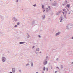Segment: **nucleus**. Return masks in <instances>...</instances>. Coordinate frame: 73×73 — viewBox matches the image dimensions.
<instances>
[{
  "label": "nucleus",
  "instance_id": "nucleus-29",
  "mask_svg": "<svg viewBox=\"0 0 73 73\" xmlns=\"http://www.w3.org/2000/svg\"><path fill=\"white\" fill-rule=\"evenodd\" d=\"M36 73H38V72H36Z\"/></svg>",
  "mask_w": 73,
  "mask_h": 73
},
{
  "label": "nucleus",
  "instance_id": "nucleus-9",
  "mask_svg": "<svg viewBox=\"0 0 73 73\" xmlns=\"http://www.w3.org/2000/svg\"><path fill=\"white\" fill-rule=\"evenodd\" d=\"M36 50L37 51H38L39 50V49H38V48H37L36 49Z\"/></svg>",
  "mask_w": 73,
  "mask_h": 73
},
{
  "label": "nucleus",
  "instance_id": "nucleus-2",
  "mask_svg": "<svg viewBox=\"0 0 73 73\" xmlns=\"http://www.w3.org/2000/svg\"><path fill=\"white\" fill-rule=\"evenodd\" d=\"M12 71L13 73H15V69L13 68L12 69Z\"/></svg>",
  "mask_w": 73,
  "mask_h": 73
},
{
  "label": "nucleus",
  "instance_id": "nucleus-15",
  "mask_svg": "<svg viewBox=\"0 0 73 73\" xmlns=\"http://www.w3.org/2000/svg\"><path fill=\"white\" fill-rule=\"evenodd\" d=\"M31 66H33V63H32V64H31Z\"/></svg>",
  "mask_w": 73,
  "mask_h": 73
},
{
  "label": "nucleus",
  "instance_id": "nucleus-10",
  "mask_svg": "<svg viewBox=\"0 0 73 73\" xmlns=\"http://www.w3.org/2000/svg\"><path fill=\"white\" fill-rule=\"evenodd\" d=\"M67 7H68V8H69L70 7L69 5H67Z\"/></svg>",
  "mask_w": 73,
  "mask_h": 73
},
{
  "label": "nucleus",
  "instance_id": "nucleus-11",
  "mask_svg": "<svg viewBox=\"0 0 73 73\" xmlns=\"http://www.w3.org/2000/svg\"><path fill=\"white\" fill-rule=\"evenodd\" d=\"M43 70H45V68L44 67V68H43Z\"/></svg>",
  "mask_w": 73,
  "mask_h": 73
},
{
  "label": "nucleus",
  "instance_id": "nucleus-16",
  "mask_svg": "<svg viewBox=\"0 0 73 73\" xmlns=\"http://www.w3.org/2000/svg\"><path fill=\"white\" fill-rule=\"evenodd\" d=\"M63 11H65V9H63Z\"/></svg>",
  "mask_w": 73,
  "mask_h": 73
},
{
  "label": "nucleus",
  "instance_id": "nucleus-20",
  "mask_svg": "<svg viewBox=\"0 0 73 73\" xmlns=\"http://www.w3.org/2000/svg\"><path fill=\"white\" fill-rule=\"evenodd\" d=\"M63 15H64V12H63Z\"/></svg>",
  "mask_w": 73,
  "mask_h": 73
},
{
  "label": "nucleus",
  "instance_id": "nucleus-1",
  "mask_svg": "<svg viewBox=\"0 0 73 73\" xmlns=\"http://www.w3.org/2000/svg\"><path fill=\"white\" fill-rule=\"evenodd\" d=\"M2 58V61H3V62H5V58L4 57H3Z\"/></svg>",
  "mask_w": 73,
  "mask_h": 73
},
{
  "label": "nucleus",
  "instance_id": "nucleus-14",
  "mask_svg": "<svg viewBox=\"0 0 73 73\" xmlns=\"http://www.w3.org/2000/svg\"><path fill=\"white\" fill-rule=\"evenodd\" d=\"M15 27H17V25H15Z\"/></svg>",
  "mask_w": 73,
  "mask_h": 73
},
{
  "label": "nucleus",
  "instance_id": "nucleus-18",
  "mask_svg": "<svg viewBox=\"0 0 73 73\" xmlns=\"http://www.w3.org/2000/svg\"><path fill=\"white\" fill-rule=\"evenodd\" d=\"M36 5H33V6H34V7H35V6H36Z\"/></svg>",
  "mask_w": 73,
  "mask_h": 73
},
{
  "label": "nucleus",
  "instance_id": "nucleus-3",
  "mask_svg": "<svg viewBox=\"0 0 73 73\" xmlns=\"http://www.w3.org/2000/svg\"><path fill=\"white\" fill-rule=\"evenodd\" d=\"M60 32H59L58 33H57L56 34V36H57V35H59V34H60Z\"/></svg>",
  "mask_w": 73,
  "mask_h": 73
},
{
  "label": "nucleus",
  "instance_id": "nucleus-27",
  "mask_svg": "<svg viewBox=\"0 0 73 73\" xmlns=\"http://www.w3.org/2000/svg\"><path fill=\"white\" fill-rule=\"evenodd\" d=\"M47 70H48V68H47Z\"/></svg>",
  "mask_w": 73,
  "mask_h": 73
},
{
  "label": "nucleus",
  "instance_id": "nucleus-19",
  "mask_svg": "<svg viewBox=\"0 0 73 73\" xmlns=\"http://www.w3.org/2000/svg\"><path fill=\"white\" fill-rule=\"evenodd\" d=\"M55 73H57V71H56L55 72Z\"/></svg>",
  "mask_w": 73,
  "mask_h": 73
},
{
  "label": "nucleus",
  "instance_id": "nucleus-21",
  "mask_svg": "<svg viewBox=\"0 0 73 73\" xmlns=\"http://www.w3.org/2000/svg\"><path fill=\"white\" fill-rule=\"evenodd\" d=\"M38 37H40V35H39V36H38Z\"/></svg>",
  "mask_w": 73,
  "mask_h": 73
},
{
  "label": "nucleus",
  "instance_id": "nucleus-4",
  "mask_svg": "<svg viewBox=\"0 0 73 73\" xmlns=\"http://www.w3.org/2000/svg\"><path fill=\"white\" fill-rule=\"evenodd\" d=\"M46 64H47V61L45 62L44 63V65Z\"/></svg>",
  "mask_w": 73,
  "mask_h": 73
},
{
  "label": "nucleus",
  "instance_id": "nucleus-25",
  "mask_svg": "<svg viewBox=\"0 0 73 73\" xmlns=\"http://www.w3.org/2000/svg\"><path fill=\"white\" fill-rule=\"evenodd\" d=\"M27 66L28 65V64H27V65H26Z\"/></svg>",
  "mask_w": 73,
  "mask_h": 73
},
{
  "label": "nucleus",
  "instance_id": "nucleus-24",
  "mask_svg": "<svg viewBox=\"0 0 73 73\" xmlns=\"http://www.w3.org/2000/svg\"><path fill=\"white\" fill-rule=\"evenodd\" d=\"M72 64H73V62H72Z\"/></svg>",
  "mask_w": 73,
  "mask_h": 73
},
{
  "label": "nucleus",
  "instance_id": "nucleus-26",
  "mask_svg": "<svg viewBox=\"0 0 73 73\" xmlns=\"http://www.w3.org/2000/svg\"><path fill=\"white\" fill-rule=\"evenodd\" d=\"M70 14V13H69V15Z\"/></svg>",
  "mask_w": 73,
  "mask_h": 73
},
{
  "label": "nucleus",
  "instance_id": "nucleus-23",
  "mask_svg": "<svg viewBox=\"0 0 73 73\" xmlns=\"http://www.w3.org/2000/svg\"><path fill=\"white\" fill-rule=\"evenodd\" d=\"M10 73H12V72H10Z\"/></svg>",
  "mask_w": 73,
  "mask_h": 73
},
{
  "label": "nucleus",
  "instance_id": "nucleus-6",
  "mask_svg": "<svg viewBox=\"0 0 73 73\" xmlns=\"http://www.w3.org/2000/svg\"><path fill=\"white\" fill-rule=\"evenodd\" d=\"M19 44H24V42H20L19 43Z\"/></svg>",
  "mask_w": 73,
  "mask_h": 73
},
{
  "label": "nucleus",
  "instance_id": "nucleus-7",
  "mask_svg": "<svg viewBox=\"0 0 73 73\" xmlns=\"http://www.w3.org/2000/svg\"><path fill=\"white\" fill-rule=\"evenodd\" d=\"M45 15H43V16H42V19H44V18H45Z\"/></svg>",
  "mask_w": 73,
  "mask_h": 73
},
{
  "label": "nucleus",
  "instance_id": "nucleus-8",
  "mask_svg": "<svg viewBox=\"0 0 73 73\" xmlns=\"http://www.w3.org/2000/svg\"><path fill=\"white\" fill-rule=\"evenodd\" d=\"M42 8H43V9H44V5H42Z\"/></svg>",
  "mask_w": 73,
  "mask_h": 73
},
{
  "label": "nucleus",
  "instance_id": "nucleus-17",
  "mask_svg": "<svg viewBox=\"0 0 73 73\" xmlns=\"http://www.w3.org/2000/svg\"><path fill=\"white\" fill-rule=\"evenodd\" d=\"M35 48V46H33V48Z\"/></svg>",
  "mask_w": 73,
  "mask_h": 73
},
{
  "label": "nucleus",
  "instance_id": "nucleus-13",
  "mask_svg": "<svg viewBox=\"0 0 73 73\" xmlns=\"http://www.w3.org/2000/svg\"><path fill=\"white\" fill-rule=\"evenodd\" d=\"M17 24V25H19V24H20V23H18Z\"/></svg>",
  "mask_w": 73,
  "mask_h": 73
},
{
  "label": "nucleus",
  "instance_id": "nucleus-22",
  "mask_svg": "<svg viewBox=\"0 0 73 73\" xmlns=\"http://www.w3.org/2000/svg\"><path fill=\"white\" fill-rule=\"evenodd\" d=\"M44 11H45V10H43V12H44Z\"/></svg>",
  "mask_w": 73,
  "mask_h": 73
},
{
  "label": "nucleus",
  "instance_id": "nucleus-5",
  "mask_svg": "<svg viewBox=\"0 0 73 73\" xmlns=\"http://www.w3.org/2000/svg\"><path fill=\"white\" fill-rule=\"evenodd\" d=\"M60 22H62V19L61 18H60Z\"/></svg>",
  "mask_w": 73,
  "mask_h": 73
},
{
  "label": "nucleus",
  "instance_id": "nucleus-12",
  "mask_svg": "<svg viewBox=\"0 0 73 73\" xmlns=\"http://www.w3.org/2000/svg\"><path fill=\"white\" fill-rule=\"evenodd\" d=\"M48 8H49V9H50V6H48Z\"/></svg>",
  "mask_w": 73,
  "mask_h": 73
},
{
  "label": "nucleus",
  "instance_id": "nucleus-28",
  "mask_svg": "<svg viewBox=\"0 0 73 73\" xmlns=\"http://www.w3.org/2000/svg\"><path fill=\"white\" fill-rule=\"evenodd\" d=\"M46 9V10H47V9Z\"/></svg>",
  "mask_w": 73,
  "mask_h": 73
}]
</instances>
